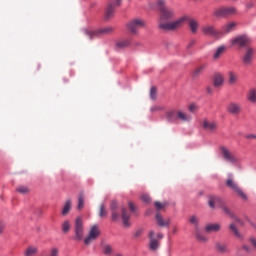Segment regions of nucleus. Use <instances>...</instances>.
I'll use <instances>...</instances> for the list:
<instances>
[{
  "label": "nucleus",
  "mask_w": 256,
  "mask_h": 256,
  "mask_svg": "<svg viewBox=\"0 0 256 256\" xmlns=\"http://www.w3.org/2000/svg\"><path fill=\"white\" fill-rule=\"evenodd\" d=\"M158 7L160 11L159 28L163 31H177V29H171L169 26L175 23V17L177 14L171 8L166 7L164 0H158Z\"/></svg>",
  "instance_id": "obj_1"
},
{
  "label": "nucleus",
  "mask_w": 256,
  "mask_h": 256,
  "mask_svg": "<svg viewBox=\"0 0 256 256\" xmlns=\"http://www.w3.org/2000/svg\"><path fill=\"white\" fill-rule=\"evenodd\" d=\"M187 23L191 33L193 35H197L199 32V21L195 20L194 18H191L189 16H182L175 20L172 24H170V29H181L182 25H185Z\"/></svg>",
  "instance_id": "obj_2"
},
{
  "label": "nucleus",
  "mask_w": 256,
  "mask_h": 256,
  "mask_svg": "<svg viewBox=\"0 0 256 256\" xmlns=\"http://www.w3.org/2000/svg\"><path fill=\"white\" fill-rule=\"evenodd\" d=\"M166 119L169 123H175V121L189 123V121H191V116L181 110H169L166 112Z\"/></svg>",
  "instance_id": "obj_3"
},
{
  "label": "nucleus",
  "mask_w": 256,
  "mask_h": 256,
  "mask_svg": "<svg viewBox=\"0 0 256 256\" xmlns=\"http://www.w3.org/2000/svg\"><path fill=\"white\" fill-rule=\"evenodd\" d=\"M145 25H147L145 20L140 18H134L127 23V29L133 35H137V33H139V29H143Z\"/></svg>",
  "instance_id": "obj_4"
},
{
  "label": "nucleus",
  "mask_w": 256,
  "mask_h": 256,
  "mask_svg": "<svg viewBox=\"0 0 256 256\" xmlns=\"http://www.w3.org/2000/svg\"><path fill=\"white\" fill-rule=\"evenodd\" d=\"M115 31V28L108 26L104 28H100L96 31L85 30L84 33L88 39H93V37H99V35H111Z\"/></svg>",
  "instance_id": "obj_5"
},
{
  "label": "nucleus",
  "mask_w": 256,
  "mask_h": 256,
  "mask_svg": "<svg viewBox=\"0 0 256 256\" xmlns=\"http://www.w3.org/2000/svg\"><path fill=\"white\" fill-rule=\"evenodd\" d=\"M201 31L203 35H206L208 37H214L215 39H221V37H223V32L215 29V26L211 24H206L202 26Z\"/></svg>",
  "instance_id": "obj_6"
},
{
  "label": "nucleus",
  "mask_w": 256,
  "mask_h": 256,
  "mask_svg": "<svg viewBox=\"0 0 256 256\" xmlns=\"http://www.w3.org/2000/svg\"><path fill=\"white\" fill-rule=\"evenodd\" d=\"M226 186H228L229 189L234 191V193H237V195H239L241 199H243L244 201H247V194H245L243 190L239 188V185H237V182H235V180L233 179V177H231V175H229L228 179L226 180Z\"/></svg>",
  "instance_id": "obj_7"
},
{
  "label": "nucleus",
  "mask_w": 256,
  "mask_h": 256,
  "mask_svg": "<svg viewBox=\"0 0 256 256\" xmlns=\"http://www.w3.org/2000/svg\"><path fill=\"white\" fill-rule=\"evenodd\" d=\"M74 233L76 241H82L83 240V235L85 233V228L83 227V218L78 217L75 221V226H74Z\"/></svg>",
  "instance_id": "obj_8"
},
{
  "label": "nucleus",
  "mask_w": 256,
  "mask_h": 256,
  "mask_svg": "<svg viewBox=\"0 0 256 256\" xmlns=\"http://www.w3.org/2000/svg\"><path fill=\"white\" fill-rule=\"evenodd\" d=\"M99 235H101V230L99 229L98 225H93L90 228L88 236L84 239L85 245H91L93 241H95Z\"/></svg>",
  "instance_id": "obj_9"
},
{
  "label": "nucleus",
  "mask_w": 256,
  "mask_h": 256,
  "mask_svg": "<svg viewBox=\"0 0 256 256\" xmlns=\"http://www.w3.org/2000/svg\"><path fill=\"white\" fill-rule=\"evenodd\" d=\"M237 13V9L235 7H221L214 10L215 17H231V15H235Z\"/></svg>",
  "instance_id": "obj_10"
},
{
  "label": "nucleus",
  "mask_w": 256,
  "mask_h": 256,
  "mask_svg": "<svg viewBox=\"0 0 256 256\" xmlns=\"http://www.w3.org/2000/svg\"><path fill=\"white\" fill-rule=\"evenodd\" d=\"M220 151L223 159H225L227 163H231L232 165L239 163V158H237V156H235L229 149L221 147Z\"/></svg>",
  "instance_id": "obj_11"
},
{
  "label": "nucleus",
  "mask_w": 256,
  "mask_h": 256,
  "mask_svg": "<svg viewBox=\"0 0 256 256\" xmlns=\"http://www.w3.org/2000/svg\"><path fill=\"white\" fill-rule=\"evenodd\" d=\"M122 0H115L113 2H110L108 6L106 7L104 18L106 21H109L115 13V7H119L121 5Z\"/></svg>",
  "instance_id": "obj_12"
},
{
  "label": "nucleus",
  "mask_w": 256,
  "mask_h": 256,
  "mask_svg": "<svg viewBox=\"0 0 256 256\" xmlns=\"http://www.w3.org/2000/svg\"><path fill=\"white\" fill-rule=\"evenodd\" d=\"M254 58H255V49H253L252 47H247L244 51L242 62L244 63V65L249 67V65H252Z\"/></svg>",
  "instance_id": "obj_13"
},
{
  "label": "nucleus",
  "mask_w": 256,
  "mask_h": 256,
  "mask_svg": "<svg viewBox=\"0 0 256 256\" xmlns=\"http://www.w3.org/2000/svg\"><path fill=\"white\" fill-rule=\"evenodd\" d=\"M202 128L207 133H217L219 125L217 124V122H215V120L204 119L202 122Z\"/></svg>",
  "instance_id": "obj_14"
},
{
  "label": "nucleus",
  "mask_w": 256,
  "mask_h": 256,
  "mask_svg": "<svg viewBox=\"0 0 256 256\" xmlns=\"http://www.w3.org/2000/svg\"><path fill=\"white\" fill-rule=\"evenodd\" d=\"M232 45H237L238 47H247L251 43V38L247 35H240L231 40Z\"/></svg>",
  "instance_id": "obj_15"
},
{
  "label": "nucleus",
  "mask_w": 256,
  "mask_h": 256,
  "mask_svg": "<svg viewBox=\"0 0 256 256\" xmlns=\"http://www.w3.org/2000/svg\"><path fill=\"white\" fill-rule=\"evenodd\" d=\"M208 205L211 209H220L223 205V200L217 196H209Z\"/></svg>",
  "instance_id": "obj_16"
},
{
  "label": "nucleus",
  "mask_w": 256,
  "mask_h": 256,
  "mask_svg": "<svg viewBox=\"0 0 256 256\" xmlns=\"http://www.w3.org/2000/svg\"><path fill=\"white\" fill-rule=\"evenodd\" d=\"M226 110L228 111V113H230L231 115H239L241 113V104L239 103H235V102H230L227 105Z\"/></svg>",
  "instance_id": "obj_17"
},
{
  "label": "nucleus",
  "mask_w": 256,
  "mask_h": 256,
  "mask_svg": "<svg viewBox=\"0 0 256 256\" xmlns=\"http://www.w3.org/2000/svg\"><path fill=\"white\" fill-rule=\"evenodd\" d=\"M121 218H122L124 227L131 226V223L129 222V219H131V214H129V211H127V208H122Z\"/></svg>",
  "instance_id": "obj_18"
},
{
  "label": "nucleus",
  "mask_w": 256,
  "mask_h": 256,
  "mask_svg": "<svg viewBox=\"0 0 256 256\" xmlns=\"http://www.w3.org/2000/svg\"><path fill=\"white\" fill-rule=\"evenodd\" d=\"M215 249L218 253H229V247L227 246V243L218 241L215 243Z\"/></svg>",
  "instance_id": "obj_19"
},
{
  "label": "nucleus",
  "mask_w": 256,
  "mask_h": 256,
  "mask_svg": "<svg viewBox=\"0 0 256 256\" xmlns=\"http://www.w3.org/2000/svg\"><path fill=\"white\" fill-rule=\"evenodd\" d=\"M149 237H150V249L152 251H157V249H159V242L156 239H154L155 231L151 230L149 233Z\"/></svg>",
  "instance_id": "obj_20"
},
{
  "label": "nucleus",
  "mask_w": 256,
  "mask_h": 256,
  "mask_svg": "<svg viewBox=\"0 0 256 256\" xmlns=\"http://www.w3.org/2000/svg\"><path fill=\"white\" fill-rule=\"evenodd\" d=\"M206 233H218V231H221V224H208L205 227Z\"/></svg>",
  "instance_id": "obj_21"
},
{
  "label": "nucleus",
  "mask_w": 256,
  "mask_h": 256,
  "mask_svg": "<svg viewBox=\"0 0 256 256\" xmlns=\"http://www.w3.org/2000/svg\"><path fill=\"white\" fill-rule=\"evenodd\" d=\"M224 81L225 79L223 78V74L217 73L214 75L213 85L214 87H221Z\"/></svg>",
  "instance_id": "obj_22"
},
{
  "label": "nucleus",
  "mask_w": 256,
  "mask_h": 256,
  "mask_svg": "<svg viewBox=\"0 0 256 256\" xmlns=\"http://www.w3.org/2000/svg\"><path fill=\"white\" fill-rule=\"evenodd\" d=\"M246 98L250 101V103H256V89L251 88L248 90Z\"/></svg>",
  "instance_id": "obj_23"
},
{
  "label": "nucleus",
  "mask_w": 256,
  "mask_h": 256,
  "mask_svg": "<svg viewBox=\"0 0 256 256\" xmlns=\"http://www.w3.org/2000/svg\"><path fill=\"white\" fill-rule=\"evenodd\" d=\"M73 207V202L71 200H67L62 208V215H69V211Z\"/></svg>",
  "instance_id": "obj_24"
},
{
  "label": "nucleus",
  "mask_w": 256,
  "mask_h": 256,
  "mask_svg": "<svg viewBox=\"0 0 256 256\" xmlns=\"http://www.w3.org/2000/svg\"><path fill=\"white\" fill-rule=\"evenodd\" d=\"M156 221L160 227H167V225H169V219L168 220L163 219V216H161L160 213L156 214Z\"/></svg>",
  "instance_id": "obj_25"
},
{
  "label": "nucleus",
  "mask_w": 256,
  "mask_h": 256,
  "mask_svg": "<svg viewBox=\"0 0 256 256\" xmlns=\"http://www.w3.org/2000/svg\"><path fill=\"white\" fill-rule=\"evenodd\" d=\"M239 81V76L234 72H228L229 85H235Z\"/></svg>",
  "instance_id": "obj_26"
},
{
  "label": "nucleus",
  "mask_w": 256,
  "mask_h": 256,
  "mask_svg": "<svg viewBox=\"0 0 256 256\" xmlns=\"http://www.w3.org/2000/svg\"><path fill=\"white\" fill-rule=\"evenodd\" d=\"M129 45H131V40L129 39L121 40L116 43L117 49H125V47H129Z\"/></svg>",
  "instance_id": "obj_27"
},
{
  "label": "nucleus",
  "mask_w": 256,
  "mask_h": 256,
  "mask_svg": "<svg viewBox=\"0 0 256 256\" xmlns=\"http://www.w3.org/2000/svg\"><path fill=\"white\" fill-rule=\"evenodd\" d=\"M83 207H85V194L80 193L78 197V205H77L78 211H81Z\"/></svg>",
  "instance_id": "obj_28"
},
{
  "label": "nucleus",
  "mask_w": 256,
  "mask_h": 256,
  "mask_svg": "<svg viewBox=\"0 0 256 256\" xmlns=\"http://www.w3.org/2000/svg\"><path fill=\"white\" fill-rule=\"evenodd\" d=\"M235 27H237V23L232 22V23L226 24L223 27V31L224 33H231V31H235Z\"/></svg>",
  "instance_id": "obj_29"
},
{
  "label": "nucleus",
  "mask_w": 256,
  "mask_h": 256,
  "mask_svg": "<svg viewBox=\"0 0 256 256\" xmlns=\"http://www.w3.org/2000/svg\"><path fill=\"white\" fill-rule=\"evenodd\" d=\"M223 53H225V46H219L213 55V59L221 58V55H223Z\"/></svg>",
  "instance_id": "obj_30"
},
{
  "label": "nucleus",
  "mask_w": 256,
  "mask_h": 256,
  "mask_svg": "<svg viewBox=\"0 0 256 256\" xmlns=\"http://www.w3.org/2000/svg\"><path fill=\"white\" fill-rule=\"evenodd\" d=\"M36 253H38L37 247H35V246H29V247L26 249L24 255H25V256H34Z\"/></svg>",
  "instance_id": "obj_31"
},
{
  "label": "nucleus",
  "mask_w": 256,
  "mask_h": 256,
  "mask_svg": "<svg viewBox=\"0 0 256 256\" xmlns=\"http://www.w3.org/2000/svg\"><path fill=\"white\" fill-rule=\"evenodd\" d=\"M207 69V64H202L198 68H196L193 72V76L197 77L198 75H201Z\"/></svg>",
  "instance_id": "obj_32"
},
{
  "label": "nucleus",
  "mask_w": 256,
  "mask_h": 256,
  "mask_svg": "<svg viewBox=\"0 0 256 256\" xmlns=\"http://www.w3.org/2000/svg\"><path fill=\"white\" fill-rule=\"evenodd\" d=\"M220 209L223 211V213H225V215H228L229 217H235L233 212L230 210L229 207H227V205H225V203H222Z\"/></svg>",
  "instance_id": "obj_33"
},
{
  "label": "nucleus",
  "mask_w": 256,
  "mask_h": 256,
  "mask_svg": "<svg viewBox=\"0 0 256 256\" xmlns=\"http://www.w3.org/2000/svg\"><path fill=\"white\" fill-rule=\"evenodd\" d=\"M196 239L200 241L201 243H207L209 241V238L205 236L204 234L197 232L196 233Z\"/></svg>",
  "instance_id": "obj_34"
},
{
  "label": "nucleus",
  "mask_w": 256,
  "mask_h": 256,
  "mask_svg": "<svg viewBox=\"0 0 256 256\" xmlns=\"http://www.w3.org/2000/svg\"><path fill=\"white\" fill-rule=\"evenodd\" d=\"M16 191L21 195H27V193H29L30 190L27 186H18L16 188Z\"/></svg>",
  "instance_id": "obj_35"
},
{
  "label": "nucleus",
  "mask_w": 256,
  "mask_h": 256,
  "mask_svg": "<svg viewBox=\"0 0 256 256\" xmlns=\"http://www.w3.org/2000/svg\"><path fill=\"white\" fill-rule=\"evenodd\" d=\"M70 230H71V223L69 222V220L64 221V223L62 224L63 233H69Z\"/></svg>",
  "instance_id": "obj_36"
},
{
  "label": "nucleus",
  "mask_w": 256,
  "mask_h": 256,
  "mask_svg": "<svg viewBox=\"0 0 256 256\" xmlns=\"http://www.w3.org/2000/svg\"><path fill=\"white\" fill-rule=\"evenodd\" d=\"M189 223H191V225H194V227H199V218L193 215L190 217Z\"/></svg>",
  "instance_id": "obj_37"
},
{
  "label": "nucleus",
  "mask_w": 256,
  "mask_h": 256,
  "mask_svg": "<svg viewBox=\"0 0 256 256\" xmlns=\"http://www.w3.org/2000/svg\"><path fill=\"white\" fill-rule=\"evenodd\" d=\"M103 253H104V255H111V253H113V248L111 247V245H109V244L104 245Z\"/></svg>",
  "instance_id": "obj_38"
},
{
  "label": "nucleus",
  "mask_w": 256,
  "mask_h": 256,
  "mask_svg": "<svg viewBox=\"0 0 256 256\" xmlns=\"http://www.w3.org/2000/svg\"><path fill=\"white\" fill-rule=\"evenodd\" d=\"M99 217H107V210L105 209V204L100 205Z\"/></svg>",
  "instance_id": "obj_39"
},
{
  "label": "nucleus",
  "mask_w": 256,
  "mask_h": 256,
  "mask_svg": "<svg viewBox=\"0 0 256 256\" xmlns=\"http://www.w3.org/2000/svg\"><path fill=\"white\" fill-rule=\"evenodd\" d=\"M150 99H152L153 101H155V99H157V88L156 87H152L150 89Z\"/></svg>",
  "instance_id": "obj_40"
},
{
  "label": "nucleus",
  "mask_w": 256,
  "mask_h": 256,
  "mask_svg": "<svg viewBox=\"0 0 256 256\" xmlns=\"http://www.w3.org/2000/svg\"><path fill=\"white\" fill-rule=\"evenodd\" d=\"M230 231H232L236 237H241V234L239 233V230L235 224L230 225Z\"/></svg>",
  "instance_id": "obj_41"
},
{
  "label": "nucleus",
  "mask_w": 256,
  "mask_h": 256,
  "mask_svg": "<svg viewBox=\"0 0 256 256\" xmlns=\"http://www.w3.org/2000/svg\"><path fill=\"white\" fill-rule=\"evenodd\" d=\"M141 199L144 203H150V201H151V197H149V195H147V194H142Z\"/></svg>",
  "instance_id": "obj_42"
},
{
  "label": "nucleus",
  "mask_w": 256,
  "mask_h": 256,
  "mask_svg": "<svg viewBox=\"0 0 256 256\" xmlns=\"http://www.w3.org/2000/svg\"><path fill=\"white\" fill-rule=\"evenodd\" d=\"M197 109H198V107L195 104H190L188 106V110L190 111V113H195V111H197Z\"/></svg>",
  "instance_id": "obj_43"
},
{
  "label": "nucleus",
  "mask_w": 256,
  "mask_h": 256,
  "mask_svg": "<svg viewBox=\"0 0 256 256\" xmlns=\"http://www.w3.org/2000/svg\"><path fill=\"white\" fill-rule=\"evenodd\" d=\"M50 256H59V248H52L50 250Z\"/></svg>",
  "instance_id": "obj_44"
},
{
  "label": "nucleus",
  "mask_w": 256,
  "mask_h": 256,
  "mask_svg": "<svg viewBox=\"0 0 256 256\" xmlns=\"http://www.w3.org/2000/svg\"><path fill=\"white\" fill-rule=\"evenodd\" d=\"M157 211H161V209H163V207H165V204H162L161 202H155L154 203Z\"/></svg>",
  "instance_id": "obj_45"
},
{
  "label": "nucleus",
  "mask_w": 256,
  "mask_h": 256,
  "mask_svg": "<svg viewBox=\"0 0 256 256\" xmlns=\"http://www.w3.org/2000/svg\"><path fill=\"white\" fill-rule=\"evenodd\" d=\"M119 220V213L117 210L112 212V221H118Z\"/></svg>",
  "instance_id": "obj_46"
},
{
  "label": "nucleus",
  "mask_w": 256,
  "mask_h": 256,
  "mask_svg": "<svg viewBox=\"0 0 256 256\" xmlns=\"http://www.w3.org/2000/svg\"><path fill=\"white\" fill-rule=\"evenodd\" d=\"M117 207H118L117 201H112L111 206H110L111 211L112 212L117 211Z\"/></svg>",
  "instance_id": "obj_47"
},
{
  "label": "nucleus",
  "mask_w": 256,
  "mask_h": 256,
  "mask_svg": "<svg viewBox=\"0 0 256 256\" xmlns=\"http://www.w3.org/2000/svg\"><path fill=\"white\" fill-rule=\"evenodd\" d=\"M195 43H197V41L195 39L190 40L186 46V49H191V47H193L195 45Z\"/></svg>",
  "instance_id": "obj_48"
},
{
  "label": "nucleus",
  "mask_w": 256,
  "mask_h": 256,
  "mask_svg": "<svg viewBox=\"0 0 256 256\" xmlns=\"http://www.w3.org/2000/svg\"><path fill=\"white\" fill-rule=\"evenodd\" d=\"M128 207H129L130 211H132V213H134V211H135V204L133 202H129Z\"/></svg>",
  "instance_id": "obj_49"
},
{
  "label": "nucleus",
  "mask_w": 256,
  "mask_h": 256,
  "mask_svg": "<svg viewBox=\"0 0 256 256\" xmlns=\"http://www.w3.org/2000/svg\"><path fill=\"white\" fill-rule=\"evenodd\" d=\"M3 231H5V223L0 222V235L3 234Z\"/></svg>",
  "instance_id": "obj_50"
},
{
  "label": "nucleus",
  "mask_w": 256,
  "mask_h": 256,
  "mask_svg": "<svg viewBox=\"0 0 256 256\" xmlns=\"http://www.w3.org/2000/svg\"><path fill=\"white\" fill-rule=\"evenodd\" d=\"M206 91L209 95H213V88L211 86H208Z\"/></svg>",
  "instance_id": "obj_51"
},
{
  "label": "nucleus",
  "mask_w": 256,
  "mask_h": 256,
  "mask_svg": "<svg viewBox=\"0 0 256 256\" xmlns=\"http://www.w3.org/2000/svg\"><path fill=\"white\" fill-rule=\"evenodd\" d=\"M246 139H256V135L255 134L246 135Z\"/></svg>",
  "instance_id": "obj_52"
},
{
  "label": "nucleus",
  "mask_w": 256,
  "mask_h": 256,
  "mask_svg": "<svg viewBox=\"0 0 256 256\" xmlns=\"http://www.w3.org/2000/svg\"><path fill=\"white\" fill-rule=\"evenodd\" d=\"M151 111H161V107L154 106V107L151 108Z\"/></svg>",
  "instance_id": "obj_53"
},
{
  "label": "nucleus",
  "mask_w": 256,
  "mask_h": 256,
  "mask_svg": "<svg viewBox=\"0 0 256 256\" xmlns=\"http://www.w3.org/2000/svg\"><path fill=\"white\" fill-rule=\"evenodd\" d=\"M141 233H143V231L142 230H138V231H136L135 232V237H141Z\"/></svg>",
  "instance_id": "obj_54"
},
{
  "label": "nucleus",
  "mask_w": 256,
  "mask_h": 256,
  "mask_svg": "<svg viewBox=\"0 0 256 256\" xmlns=\"http://www.w3.org/2000/svg\"><path fill=\"white\" fill-rule=\"evenodd\" d=\"M157 237H158V239H163V234L159 233V234L157 235Z\"/></svg>",
  "instance_id": "obj_55"
},
{
  "label": "nucleus",
  "mask_w": 256,
  "mask_h": 256,
  "mask_svg": "<svg viewBox=\"0 0 256 256\" xmlns=\"http://www.w3.org/2000/svg\"><path fill=\"white\" fill-rule=\"evenodd\" d=\"M244 251H248L249 252V247L248 246H243Z\"/></svg>",
  "instance_id": "obj_56"
},
{
  "label": "nucleus",
  "mask_w": 256,
  "mask_h": 256,
  "mask_svg": "<svg viewBox=\"0 0 256 256\" xmlns=\"http://www.w3.org/2000/svg\"><path fill=\"white\" fill-rule=\"evenodd\" d=\"M115 256H123V254H121V253H117Z\"/></svg>",
  "instance_id": "obj_57"
}]
</instances>
